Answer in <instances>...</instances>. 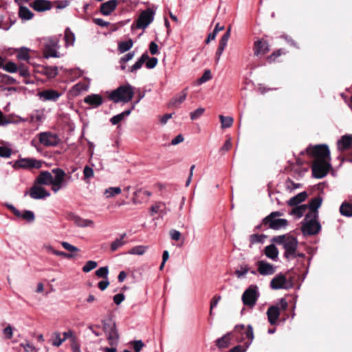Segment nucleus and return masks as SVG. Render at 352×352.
<instances>
[{
    "label": "nucleus",
    "mask_w": 352,
    "mask_h": 352,
    "mask_svg": "<svg viewBox=\"0 0 352 352\" xmlns=\"http://www.w3.org/2000/svg\"><path fill=\"white\" fill-rule=\"evenodd\" d=\"M272 241L283 246L285 250L283 256L287 261L294 259L298 246V241L296 237L289 234H283L273 237Z\"/></svg>",
    "instance_id": "f257e3e1"
},
{
    "label": "nucleus",
    "mask_w": 352,
    "mask_h": 352,
    "mask_svg": "<svg viewBox=\"0 0 352 352\" xmlns=\"http://www.w3.org/2000/svg\"><path fill=\"white\" fill-rule=\"evenodd\" d=\"M133 88L130 85H122L118 87L109 94V99L115 103L120 102H128L133 97Z\"/></svg>",
    "instance_id": "f03ea898"
},
{
    "label": "nucleus",
    "mask_w": 352,
    "mask_h": 352,
    "mask_svg": "<svg viewBox=\"0 0 352 352\" xmlns=\"http://www.w3.org/2000/svg\"><path fill=\"white\" fill-rule=\"evenodd\" d=\"M318 216L316 212L306 214L302 223L301 230L305 235H314L319 232L321 226L318 221Z\"/></svg>",
    "instance_id": "7ed1b4c3"
},
{
    "label": "nucleus",
    "mask_w": 352,
    "mask_h": 352,
    "mask_svg": "<svg viewBox=\"0 0 352 352\" xmlns=\"http://www.w3.org/2000/svg\"><path fill=\"white\" fill-rule=\"evenodd\" d=\"M306 153L308 155L315 158L314 160H329L330 151L328 146L325 144L316 145L309 146L301 154Z\"/></svg>",
    "instance_id": "20e7f679"
},
{
    "label": "nucleus",
    "mask_w": 352,
    "mask_h": 352,
    "mask_svg": "<svg viewBox=\"0 0 352 352\" xmlns=\"http://www.w3.org/2000/svg\"><path fill=\"white\" fill-rule=\"evenodd\" d=\"M42 164V161L38 160L35 158L19 157L17 160L14 162L13 164V168L14 169L22 168L26 170H32L33 168L38 169L41 168Z\"/></svg>",
    "instance_id": "39448f33"
},
{
    "label": "nucleus",
    "mask_w": 352,
    "mask_h": 352,
    "mask_svg": "<svg viewBox=\"0 0 352 352\" xmlns=\"http://www.w3.org/2000/svg\"><path fill=\"white\" fill-rule=\"evenodd\" d=\"M330 167L329 160H314L311 167L312 174L316 178H322L327 175Z\"/></svg>",
    "instance_id": "423d86ee"
},
{
    "label": "nucleus",
    "mask_w": 352,
    "mask_h": 352,
    "mask_svg": "<svg viewBox=\"0 0 352 352\" xmlns=\"http://www.w3.org/2000/svg\"><path fill=\"white\" fill-rule=\"evenodd\" d=\"M258 296V287L252 285L243 294L242 301L244 305L252 307L255 305Z\"/></svg>",
    "instance_id": "0eeeda50"
},
{
    "label": "nucleus",
    "mask_w": 352,
    "mask_h": 352,
    "mask_svg": "<svg viewBox=\"0 0 352 352\" xmlns=\"http://www.w3.org/2000/svg\"><path fill=\"white\" fill-rule=\"evenodd\" d=\"M44 55L45 58L60 57L57 50L59 48L58 41L56 38H47L44 43Z\"/></svg>",
    "instance_id": "6e6552de"
},
{
    "label": "nucleus",
    "mask_w": 352,
    "mask_h": 352,
    "mask_svg": "<svg viewBox=\"0 0 352 352\" xmlns=\"http://www.w3.org/2000/svg\"><path fill=\"white\" fill-rule=\"evenodd\" d=\"M39 142L45 146H56L60 143L58 136L50 131L41 132L38 134Z\"/></svg>",
    "instance_id": "1a4fd4ad"
},
{
    "label": "nucleus",
    "mask_w": 352,
    "mask_h": 352,
    "mask_svg": "<svg viewBox=\"0 0 352 352\" xmlns=\"http://www.w3.org/2000/svg\"><path fill=\"white\" fill-rule=\"evenodd\" d=\"M155 12L151 8L143 10L136 21V27L145 29L154 19Z\"/></svg>",
    "instance_id": "9d476101"
},
{
    "label": "nucleus",
    "mask_w": 352,
    "mask_h": 352,
    "mask_svg": "<svg viewBox=\"0 0 352 352\" xmlns=\"http://www.w3.org/2000/svg\"><path fill=\"white\" fill-rule=\"evenodd\" d=\"M270 287L273 289H289L293 287V283L291 280H288L285 275L280 274L272 278Z\"/></svg>",
    "instance_id": "9b49d317"
},
{
    "label": "nucleus",
    "mask_w": 352,
    "mask_h": 352,
    "mask_svg": "<svg viewBox=\"0 0 352 352\" xmlns=\"http://www.w3.org/2000/svg\"><path fill=\"white\" fill-rule=\"evenodd\" d=\"M104 329L109 344L111 346L116 345L118 341V334L116 329V324L114 323L104 324Z\"/></svg>",
    "instance_id": "f8f14e48"
},
{
    "label": "nucleus",
    "mask_w": 352,
    "mask_h": 352,
    "mask_svg": "<svg viewBox=\"0 0 352 352\" xmlns=\"http://www.w3.org/2000/svg\"><path fill=\"white\" fill-rule=\"evenodd\" d=\"M29 195L34 199H41L50 196V193L43 187L36 184L30 188Z\"/></svg>",
    "instance_id": "ddd939ff"
},
{
    "label": "nucleus",
    "mask_w": 352,
    "mask_h": 352,
    "mask_svg": "<svg viewBox=\"0 0 352 352\" xmlns=\"http://www.w3.org/2000/svg\"><path fill=\"white\" fill-rule=\"evenodd\" d=\"M253 51L254 56L265 55L270 51L269 44L264 39H258L254 43Z\"/></svg>",
    "instance_id": "4468645a"
},
{
    "label": "nucleus",
    "mask_w": 352,
    "mask_h": 352,
    "mask_svg": "<svg viewBox=\"0 0 352 352\" xmlns=\"http://www.w3.org/2000/svg\"><path fill=\"white\" fill-rule=\"evenodd\" d=\"M263 223L265 226H268V227L271 229L278 230L283 228H285L288 221L285 219H270L269 220H265V217L263 219Z\"/></svg>",
    "instance_id": "2eb2a0df"
},
{
    "label": "nucleus",
    "mask_w": 352,
    "mask_h": 352,
    "mask_svg": "<svg viewBox=\"0 0 352 352\" xmlns=\"http://www.w3.org/2000/svg\"><path fill=\"white\" fill-rule=\"evenodd\" d=\"M39 98L43 101H56L61 94L54 89H45L38 94Z\"/></svg>",
    "instance_id": "dca6fc26"
},
{
    "label": "nucleus",
    "mask_w": 352,
    "mask_h": 352,
    "mask_svg": "<svg viewBox=\"0 0 352 352\" xmlns=\"http://www.w3.org/2000/svg\"><path fill=\"white\" fill-rule=\"evenodd\" d=\"M257 270L261 275L269 276L272 275L275 272V267L273 265L265 261H258L256 263Z\"/></svg>",
    "instance_id": "f3484780"
},
{
    "label": "nucleus",
    "mask_w": 352,
    "mask_h": 352,
    "mask_svg": "<svg viewBox=\"0 0 352 352\" xmlns=\"http://www.w3.org/2000/svg\"><path fill=\"white\" fill-rule=\"evenodd\" d=\"M188 87L184 89L178 94L175 95L168 102L169 107L179 108L186 100L188 95Z\"/></svg>",
    "instance_id": "a211bd4d"
},
{
    "label": "nucleus",
    "mask_w": 352,
    "mask_h": 352,
    "mask_svg": "<svg viewBox=\"0 0 352 352\" xmlns=\"http://www.w3.org/2000/svg\"><path fill=\"white\" fill-rule=\"evenodd\" d=\"M51 183H52V174L47 170L41 171L34 181V184L38 185L49 186Z\"/></svg>",
    "instance_id": "6ab92c4d"
},
{
    "label": "nucleus",
    "mask_w": 352,
    "mask_h": 352,
    "mask_svg": "<svg viewBox=\"0 0 352 352\" xmlns=\"http://www.w3.org/2000/svg\"><path fill=\"white\" fill-rule=\"evenodd\" d=\"M84 102L92 108H97L103 103V98L99 94H90L84 98Z\"/></svg>",
    "instance_id": "aec40b11"
},
{
    "label": "nucleus",
    "mask_w": 352,
    "mask_h": 352,
    "mask_svg": "<svg viewBox=\"0 0 352 352\" xmlns=\"http://www.w3.org/2000/svg\"><path fill=\"white\" fill-rule=\"evenodd\" d=\"M118 4V0L107 1L101 4L100 11L103 15L108 16L116 8Z\"/></svg>",
    "instance_id": "412c9836"
},
{
    "label": "nucleus",
    "mask_w": 352,
    "mask_h": 352,
    "mask_svg": "<svg viewBox=\"0 0 352 352\" xmlns=\"http://www.w3.org/2000/svg\"><path fill=\"white\" fill-rule=\"evenodd\" d=\"M30 6L34 10L38 12H44L52 8L51 2L47 0H35Z\"/></svg>",
    "instance_id": "4be33fe9"
},
{
    "label": "nucleus",
    "mask_w": 352,
    "mask_h": 352,
    "mask_svg": "<svg viewBox=\"0 0 352 352\" xmlns=\"http://www.w3.org/2000/svg\"><path fill=\"white\" fill-rule=\"evenodd\" d=\"M280 310L277 306H271L267 311V316L268 321L270 324L274 325L276 324L277 320L280 316Z\"/></svg>",
    "instance_id": "5701e85b"
},
{
    "label": "nucleus",
    "mask_w": 352,
    "mask_h": 352,
    "mask_svg": "<svg viewBox=\"0 0 352 352\" xmlns=\"http://www.w3.org/2000/svg\"><path fill=\"white\" fill-rule=\"evenodd\" d=\"M338 148L340 151L349 149L352 144V135H344L338 141Z\"/></svg>",
    "instance_id": "b1692460"
},
{
    "label": "nucleus",
    "mask_w": 352,
    "mask_h": 352,
    "mask_svg": "<svg viewBox=\"0 0 352 352\" xmlns=\"http://www.w3.org/2000/svg\"><path fill=\"white\" fill-rule=\"evenodd\" d=\"M52 173L54 174V177H52V182H55L57 184H60L63 185H67V182H65V173L61 168H54L52 170Z\"/></svg>",
    "instance_id": "393cba45"
},
{
    "label": "nucleus",
    "mask_w": 352,
    "mask_h": 352,
    "mask_svg": "<svg viewBox=\"0 0 352 352\" xmlns=\"http://www.w3.org/2000/svg\"><path fill=\"white\" fill-rule=\"evenodd\" d=\"M322 199L320 197H316L311 199L307 205L309 208V212L307 214H312L316 212V216L318 217V209L320 207L322 204Z\"/></svg>",
    "instance_id": "a878e982"
},
{
    "label": "nucleus",
    "mask_w": 352,
    "mask_h": 352,
    "mask_svg": "<svg viewBox=\"0 0 352 352\" xmlns=\"http://www.w3.org/2000/svg\"><path fill=\"white\" fill-rule=\"evenodd\" d=\"M307 197L306 192H301L289 199L287 201V204L291 206H297L299 204L305 200Z\"/></svg>",
    "instance_id": "bb28decb"
},
{
    "label": "nucleus",
    "mask_w": 352,
    "mask_h": 352,
    "mask_svg": "<svg viewBox=\"0 0 352 352\" xmlns=\"http://www.w3.org/2000/svg\"><path fill=\"white\" fill-rule=\"evenodd\" d=\"M265 254L269 258L276 261L278 256V250L274 245H270L265 248Z\"/></svg>",
    "instance_id": "cd10ccee"
},
{
    "label": "nucleus",
    "mask_w": 352,
    "mask_h": 352,
    "mask_svg": "<svg viewBox=\"0 0 352 352\" xmlns=\"http://www.w3.org/2000/svg\"><path fill=\"white\" fill-rule=\"evenodd\" d=\"M308 208L307 205L302 204L294 207L290 212V214L294 216L297 219H300L303 216Z\"/></svg>",
    "instance_id": "c85d7f7f"
},
{
    "label": "nucleus",
    "mask_w": 352,
    "mask_h": 352,
    "mask_svg": "<svg viewBox=\"0 0 352 352\" xmlns=\"http://www.w3.org/2000/svg\"><path fill=\"white\" fill-rule=\"evenodd\" d=\"M75 223L77 226L81 228L94 227V222L91 219H83L80 217H76L74 219Z\"/></svg>",
    "instance_id": "c756f323"
},
{
    "label": "nucleus",
    "mask_w": 352,
    "mask_h": 352,
    "mask_svg": "<svg viewBox=\"0 0 352 352\" xmlns=\"http://www.w3.org/2000/svg\"><path fill=\"white\" fill-rule=\"evenodd\" d=\"M19 16L23 20H30L33 17L34 14L27 7L21 6L19 7Z\"/></svg>",
    "instance_id": "7c9ffc66"
},
{
    "label": "nucleus",
    "mask_w": 352,
    "mask_h": 352,
    "mask_svg": "<svg viewBox=\"0 0 352 352\" xmlns=\"http://www.w3.org/2000/svg\"><path fill=\"white\" fill-rule=\"evenodd\" d=\"M148 58V55L147 53H144L141 57L138 59V61L135 63L134 65H133L129 68L130 72H134L137 71L138 69H140L142 66V65L146 62V60Z\"/></svg>",
    "instance_id": "2f4dec72"
},
{
    "label": "nucleus",
    "mask_w": 352,
    "mask_h": 352,
    "mask_svg": "<svg viewBox=\"0 0 352 352\" xmlns=\"http://www.w3.org/2000/svg\"><path fill=\"white\" fill-rule=\"evenodd\" d=\"M126 236V234L124 233L121 234L120 238L114 240L111 244V250L114 252L124 245L126 243V241H124Z\"/></svg>",
    "instance_id": "473e14b6"
},
{
    "label": "nucleus",
    "mask_w": 352,
    "mask_h": 352,
    "mask_svg": "<svg viewBox=\"0 0 352 352\" xmlns=\"http://www.w3.org/2000/svg\"><path fill=\"white\" fill-rule=\"evenodd\" d=\"M131 112V109H129L122 112L121 113L113 116L110 120L111 123L113 125L118 124L122 120H124L125 117L129 116Z\"/></svg>",
    "instance_id": "72a5a7b5"
},
{
    "label": "nucleus",
    "mask_w": 352,
    "mask_h": 352,
    "mask_svg": "<svg viewBox=\"0 0 352 352\" xmlns=\"http://www.w3.org/2000/svg\"><path fill=\"white\" fill-rule=\"evenodd\" d=\"M230 333H227L217 339L216 341V345L220 349L228 347L230 342Z\"/></svg>",
    "instance_id": "f704fd0d"
},
{
    "label": "nucleus",
    "mask_w": 352,
    "mask_h": 352,
    "mask_svg": "<svg viewBox=\"0 0 352 352\" xmlns=\"http://www.w3.org/2000/svg\"><path fill=\"white\" fill-rule=\"evenodd\" d=\"M133 45V42L131 39H129L125 41L118 43V49L120 53H124L129 51Z\"/></svg>",
    "instance_id": "c9c22d12"
},
{
    "label": "nucleus",
    "mask_w": 352,
    "mask_h": 352,
    "mask_svg": "<svg viewBox=\"0 0 352 352\" xmlns=\"http://www.w3.org/2000/svg\"><path fill=\"white\" fill-rule=\"evenodd\" d=\"M340 212L343 216L352 217V204L349 203L342 204L340 207Z\"/></svg>",
    "instance_id": "e433bc0d"
},
{
    "label": "nucleus",
    "mask_w": 352,
    "mask_h": 352,
    "mask_svg": "<svg viewBox=\"0 0 352 352\" xmlns=\"http://www.w3.org/2000/svg\"><path fill=\"white\" fill-rule=\"evenodd\" d=\"M43 73L49 78L56 77L58 74L57 67H46L43 69Z\"/></svg>",
    "instance_id": "4c0bfd02"
},
{
    "label": "nucleus",
    "mask_w": 352,
    "mask_h": 352,
    "mask_svg": "<svg viewBox=\"0 0 352 352\" xmlns=\"http://www.w3.org/2000/svg\"><path fill=\"white\" fill-rule=\"evenodd\" d=\"M122 190L120 187H110L104 190V195L107 198H110L120 194Z\"/></svg>",
    "instance_id": "58836bf2"
},
{
    "label": "nucleus",
    "mask_w": 352,
    "mask_h": 352,
    "mask_svg": "<svg viewBox=\"0 0 352 352\" xmlns=\"http://www.w3.org/2000/svg\"><path fill=\"white\" fill-rule=\"evenodd\" d=\"M219 119L221 123V128H230L232 126L234 120L230 116H219Z\"/></svg>",
    "instance_id": "ea45409f"
},
{
    "label": "nucleus",
    "mask_w": 352,
    "mask_h": 352,
    "mask_svg": "<svg viewBox=\"0 0 352 352\" xmlns=\"http://www.w3.org/2000/svg\"><path fill=\"white\" fill-rule=\"evenodd\" d=\"M52 344L54 346H60L63 342H64V339L61 338L60 333L56 331L52 333Z\"/></svg>",
    "instance_id": "a19ab883"
},
{
    "label": "nucleus",
    "mask_w": 352,
    "mask_h": 352,
    "mask_svg": "<svg viewBox=\"0 0 352 352\" xmlns=\"http://www.w3.org/2000/svg\"><path fill=\"white\" fill-rule=\"evenodd\" d=\"M224 29V26L220 25L219 23H217L215 28L212 33H210L208 36V38L206 40V43H208L210 41H213L215 39L217 34Z\"/></svg>",
    "instance_id": "79ce46f5"
},
{
    "label": "nucleus",
    "mask_w": 352,
    "mask_h": 352,
    "mask_svg": "<svg viewBox=\"0 0 352 352\" xmlns=\"http://www.w3.org/2000/svg\"><path fill=\"white\" fill-rule=\"evenodd\" d=\"M249 270L250 268L248 265H241L239 269L235 271V275L238 278H243L249 272Z\"/></svg>",
    "instance_id": "37998d69"
},
{
    "label": "nucleus",
    "mask_w": 352,
    "mask_h": 352,
    "mask_svg": "<svg viewBox=\"0 0 352 352\" xmlns=\"http://www.w3.org/2000/svg\"><path fill=\"white\" fill-rule=\"evenodd\" d=\"M26 220L28 222H32L35 219L34 214L31 210H24L23 212H21V215L19 217Z\"/></svg>",
    "instance_id": "c03bdc74"
},
{
    "label": "nucleus",
    "mask_w": 352,
    "mask_h": 352,
    "mask_svg": "<svg viewBox=\"0 0 352 352\" xmlns=\"http://www.w3.org/2000/svg\"><path fill=\"white\" fill-rule=\"evenodd\" d=\"M98 265L97 262L94 261H87L85 265L82 267V271L85 273H88L92 270L95 269Z\"/></svg>",
    "instance_id": "a18cd8bd"
},
{
    "label": "nucleus",
    "mask_w": 352,
    "mask_h": 352,
    "mask_svg": "<svg viewBox=\"0 0 352 352\" xmlns=\"http://www.w3.org/2000/svg\"><path fill=\"white\" fill-rule=\"evenodd\" d=\"M108 274H109V269H108L107 266L100 267L99 269H98L96 271V275L98 277L103 278L105 279H107Z\"/></svg>",
    "instance_id": "49530a36"
},
{
    "label": "nucleus",
    "mask_w": 352,
    "mask_h": 352,
    "mask_svg": "<svg viewBox=\"0 0 352 352\" xmlns=\"http://www.w3.org/2000/svg\"><path fill=\"white\" fill-rule=\"evenodd\" d=\"M65 42L67 45H72L75 41L74 34L69 30V28H67L65 32Z\"/></svg>",
    "instance_id": "de8ad7c7"
},
{
    "label": "nucleus",
    "mask_w": 352,
    "mask_h": 352,
    "mask_svg": "<svg viewBox=\"0 0 352 352\" xmlns=\"http://www.w3.org/2000/svg\"><path fill=\"white\" fill-rule=\"evenodd\" d=\"M17 58L19 60H28L30 58L28 50L25 47L21 48L17 54Z\"/></svg>",
    "instance_id": "09e8293b"
},
{
    "label": "nucleus",
    "mask_w": 352,
    "mask_h": 352,
    "mask_svg": "<svg viewBox=\"0 0 352 352\" xmlns=\"http://www.w3.org/2000/svg\"><path fill=\"white\" fill-rule=\"evenodd\" d=\"M205 109L202 107H199L195 111L190 112V116L192 120H195L200 118L204 113Z\"/></svg>",
    "instance_id": "8fccbe9b"
},
{
    "label": "nucleus",
    "mask_w": 352,
    "mask_h": 352,
    "mask_svg": "<svg viewBox=\"0 0 352 352\" xmlns=\"http://www.w3.org/2000/svg\"><path fill=\"white\" fill-rule=\"evenodd\" d=\"M245 336L249 340L248 342H245V345L246 346V344L250 343L252 344L253 340H254V332H253V328L252 325L248 324L247 327V330L245 331Z\"/></svg>",
    "instance_id": "3c124183"
},
{
    "label": "nucleus",
    "mask_w": 352,
    "mask_h": 352,
    "mask_svg": "<svg viewBox=\"0 0 352 352\" xmlns=\"http://www.w3.org/2000/svg\"><path fill=\"white\" fill-rule=\"evenodd\" d=\"M3 69L8 72L14 73L18 70L17 66L13 62H8L6 65H3Z\"/></svg>",
    "instance_id": "603ef678"
},
{
    "label": "nucleus",
    "mask_w": 352,
    "mask_h": 352,
    "mask_svg": "<svg viewBox=\"0 0 352 352\" xmlns=\"http://www.w3.org/2000/svg\"><path fill=\"white\" fill-rule=\"evenodd\" d=\"M212 78V74L209 69H207L204 72L203 75L198 80V84L201 85L202 83H204L207 82L208 80H210Z\"/></svg>",
    "instance_id": "864d4df0"
},
{
    "label": "nucleus",
    "mask_w": 352,
    "mask_h": 352,
    "mask_svg": "<svg viewBox=\"0 0 352 352\" xmlns=\"http://www.w3.org/2000/svg\"><path fill=\"white\" fill-rule=\"evenodd\" d=\"M20 345L26 352H37L36 347L28 341H25Z\"/></svg>",
    "instance_id": "5fc2aeb1"
},
{
    "label": "nucleus",
    "mask_w": 352,
    "mask_h": 352,
    "mask_svg": "<svg viewBox=\"0 0 352 352\" xmlns=\"http://www.w3.org/2000/svg\"><path fill=\"white\" fill-rule=\"evenodd\" d=\"M230 36V28H229L228 29L226 32L221 38L219 45L226 47Z\"/></svg>",
    "instance_id": "6e6d98bb"
},
{
    "label": "nucleus",
    "mask_w": 352,
    "mask_h": 352,
    "mask_svg": "<svg viewBox=\"0 0 352 352\" xmlns=\"http://www.w3.org/2000/svg\"><path fill=\"white\" fill-rule=\"evenodd\" d=\"M146 251V248L144 246H135L133 248L129 253L131 254H137V255H142Z\"/></svg>",
    "instance_id": "4d7b16f0"
},
{
    "label": "nucleus",
    "mask_w": 352,
    "mask_h": 352,
    "mask_svg": "<svg viewBox=\"0 0 352 352\" xmlns=\"http://www.w3.org/2000/svg\"><path fill=\"white\" fill-rule=\"evenodd\" d=\"M61 245L63 246V248L64 249H65L66 250L69 251L71 252L80 251V250L77 247H76L66 241H62Z\"/></svg>",
    "instance_id": "13d9d810"
},
{
    "label": "nucleus",
    "mask_w": 352,
    "mask_h": 352,
    "mask_svg": "<svg viewBox=\"0 0 352 352\" xmlns=\"http://www.w3.org/2000/svg\"><path fill=\"white\" fill-rule=\"evenodd\" d=\"M84 179H90L94 177V170L92 168L85 166L83 169Z\"/></svg>",
    "instance_id": "bf43d9fd"
},
{
    "label": "nucleus",
    "mask_w": 352,
    "mask_h": 352,
    "mask_svg": "<svg viewBox=\"0 0 352 352\" xmlns=\"http://www.w3.org/2000/svg\"><path fill=\"white\" fill-rule=\"evenodd\" d=\"M3 333L6 339H11L13 337V328L8 324L3 329Z\"/></svg>",
    "instance_id": "052dcab7"
},
{
    "label": "nucleus",
    "mask_w": 352,
    "mask_h": 352,
    "mask_svg": "<svg viewBox=\"0 0 352 352\" xmlns=\"http://www.w3.org/2000/svg\"><path fill=\"white\" fill-rule=\"evenodd\" d=\"M12 154V150L6 146H0V157H10Z\"/></svg>",
    "instance_id": "680f3d73"
},
{
    "label": "nucleus",
    "mask_w": 352,
    "mask_h": 352,
    "mask_svg": "<svg viewBox=\"0 0 352 352\" xmlns=\"http://www.w3.org/2000/svg\"><path fill=\"white\" fill-rule=\"evenodd\" d=\"M250 343L246 344V346L237 345L231 349L228 352H245L248 348L250 346Z\"/></svg>",
    "instance_id": "e2e57ef3"
},
{
    "label": "nucleus",
    "mask_w": 352,
    "mask_h": 352,
    "mask_svg": "<svg viewBox=\"0 0 352 352\" xmlns=\"http://www.w3.org/2000/svg\"><path fill=\"white\" fill-rule=\"evenodd\" d=\"M221 296L215 295L210 302V314L212 315V309L217 305L218 302L221 300Z\"/></svg>",
    "instance_id": "0e129e2a"
},
{
    "label": "nucleus",
    "mask_w": 352,
    "mask_h": 352,
    "mask_svg": "<svg viewBox=\"0 0 352 352\" xmlns=\"http://www.w3.org/2000/svg\"><path fill=\"white\" fill-rule=\"evenodd\" d=\"M146 67L148 69L154 68L157 63V58L155 57L149 58L146 60Z\"/></svg>",
    "instance_id": "69168bd1"
},
{
    "label": "nucleus",
    "mask_w": 352,
    "mask_h": 352,
    "mask_svg": "<svg viewBox=\"0 0 352 352\" xmlns=\"http://www.w3.org/2000/svg\"><path fill=\"white\" fill-rule=\"evenodd\" d=\"M134 52H129L120 58V63H126L128 61L131 60L134 57Z\"/></svg>",
    "instance_id": "338daca9"
},
{
    "label": "nucleus",
    "mask_w": 352,
    "mask_h": 352,
    "mask_svg": "<svg viewBox=\"0 0 352 352\" xmlns=\"http://www.w3.org/2000/svg\"><path fill=\"white\" fill-rule=\"evenodd\" d=\"M263 237V235H259L258 234H254L250 235V241L251 243H252V244H254L256 243H261V242H262Z\"/></svg>",
    "instance_id": "774afa93"
}]
</instances>
